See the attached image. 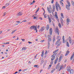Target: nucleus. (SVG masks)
Here are the masks:
<instances>
[{"label": "nucleus", "mask_w": 74, "mask_h": 74, "mask_svg": "<svg viewBox=\"0 0 74 74\" xmlns=\"http://www.w3.org/2000/svg\"><path fill=\"white\" fill-rule=\"evenodd\" d=\"M69 42L70 44H71V45H73V44H74V41L73 40H72V39H71V37L69 36Z\"/></svg>", "instance_id": "1"}, {"label": "nucleus", "mask_w": 74, "mask_h": 74, "mask_svg": "<svg viewBox=\"0 0 74 74\" xmlns=\"http://www.w3.org/2000/svg\"><path fill=\"white\" fill-rule=\"evenodd\" d=\"M60 39H58L57 40V42H56L55 45H57V46H60V44H61L62 42H60Z\"/></svg>", "instance_id": "2"}, {"label": "nucleus", "mask_w": 74, "mask_h": 74, "mask_svg": "<svg viewBox=\"0 0 74 74\" xmlns=\"http://www.w3.org/2000/svg\"><path fill=\"white\" fill-rule=\"evenodd\" d=\"M30 29H34V30H36V33L37 32V27H35V26L34 25H33L32 26H31L30 27Z\"/></svg>", "instance_id": "3"}, {"label": "nucleus", "mask_w": 74, "mask_h": 74, "mask_svg": "<svg viewBox=\"0 0 74 74\" xmlns=\"http://www.w3.org/2000/svg\"><path fill=\"white\" fill-rule=\"evenodd\" d=\"M55 32L56 33H57L58 35H59V31L58 30V28L56 27V29H55Z\"/></svg>", "instance_id": "4"}, {"label": "nucleus", "mask_w": 74, "mask_h": 74, "mask_svg": "<svg viewBox=\"0 0 74 74\" xmlns=\"http://www.w3.org/2000/svg\"><path fill=\"white\" fill-rule=\"evenodd\" d=\"M55 16L57 21H59V18H58V15L57 14V12H55Z\"/></svg>", "instance_id": "5"}, {"label": "nucleus", "mask_w": 74, "mask_h": 74, "mask_svg": "<svg viewBox=\"0 0 74 74\" xmlns=\"http://www.w3.org/2000/svg\"><path fill=\"white\" fill-rule=\"evenodd\" d=\"M69 22H70V20L68 18L66 19V24L68 25L69 24Z\"/></svg>", "instance_id": "6"}, {"label": "nucleus", "mask_w": 74, "mask_h": 74, "mask_svg": "<svg viewBox=\"0 0 74 74\" xmlns=\"http://www.w3.org/2000/svg\"><path fill=\"white\" fill-rule=\"evenodd\" d=\"M48 42H49L51 41V36L48 35Z\"/></svg>", "instance_id": "7"}, {"label": "nucleus", "mask_w": 74, "mask_h": 74, "mask_svg": "<svg viewBox=\"0 0 74 74\" xmlns=\"http://www.w3.org/2000/svg\"><path fill=\"white\" fill-rule=\"evenodd\" d=\"M61 24L62 26H63V18H61L60 19Z\"/></svg>", "instance_id": "8"}, {"label": "nucleus", "mask_w": 74, "mask_h": 74, "mask_svg": "<svg viewBox=\"0 0 74 74\" xmlns=\"http://www.w3.org/2000/svg\"><path fill=\"white\" fill-rule=\"evenodd\" d=\"M63 65H62L60 66V68L58 70V71H60V70H62L63 69Z\"/></svg>", "instance_id": "9"}, {"label": "nucleus", "mask_w": 74, "mask_h": 74, "mask_svg": "<svg viewBox=\"0 0 74 74\" xmlns=\"http://www.w3.org/2000/svg\"><path fill=\"white\" fill-rule=\"evenodd\" d=\"M71 69V67H70V66H68L67 67V70L68 71H69Z\"/></svg>", "instance_id": "10"}, {"label": "nucleus", "mask_w": 74, "mask_h": 74, "mask_svg": "<svg viewBox=\"0 0 74 74\" xmlns=\"http://www.w3.org/2000/svg\"><path fill=\"white\" fill-rule=\"evenodd\" d=\"M22 12H19L17 14V16H21V15H22Z\"/></svg>", "instance_id": "11"}, {"label": "nucleus", "mask_w": 74, "mask_h": 74, "mask_svg": "<svg viewBox=\"0 0 74 74\" xmlns=\"http://www.w3.org/2000/svg\"><path fill=\"white\" fill-rule=\"evenodd\" d=\"M59 64H60L59 63H58L56 66V69H58L59 68Z\"/></svg>", "instance_id": "12"}, {"label": "nucleus", "mask_w": 74, "mask_h": 74, "mask_svg": "<svg viewBox=\"0 0 74 74\" xmlns=\"http://www.w3.org/2000/svg\"><path fill=\"white\" fill-rule=\"evenodd\" d=\"M55 6L54 5H53V10L52 11L53 12H54L55 11Z\"/></svg>", "instance_id": "13"}, {"label": "nucleus", "mask_w": 74, "mask_h": 74, "mask_svg": "<svg viewBox=\"0 0 74 74\" xmlns=\"http://www.w3.org/2000/svg\"><path fill=\"white\" fill-rule=\"evenodd\" d=\"M44 30H45V27L43 26L41 27V28L40 29V30H41V31H43Z\"/></svg>", "instance_id": "14"}, {"label": "nucleus", "mask_w": 74, "mask_h": 74, "mask_svg": "<svg viewBox=\"0 0 74 74\" xmlns=\"http://www.w3.org/2000/svg\"><path fill=\"white\" fill-rule=\"evenodd\" d=\"M58 61V58H57L54 61V63L55 64H56V63H57Z\"/></svg>", "instance_id": "15"}, {"label": "nucleus", "mask_w": 74, "mask_h": 74, "mask_svg": "<svg viewBox=\"0 0 74 74\" xmlns=\"http://www.w3.org/2000/svg\"><path fill=\"white\" fill-rule=\"evenodd\" d=\"M49 31L50 34H51V35L52 33V29L51 28H50L49 29Z\"/></svg>", "instance_id": "16"}, {"label": "nucleus", "mask_w": 74, "mask_h": 74, "mask_svg": "<svg viewBox=\"0 0 74 74\" xmlns=\"http://www.w3.org/2000/svg\"><path fill=\"white\" fill-rule=\"evenodd\" d=\"M49 29V25L48 24L46 26V30H48Z\"/></svg>", "instance_id": "17"}, {"label": "nucleus", "mask_w": 74, "mask_h": 74, "mask_svg": "<svg viewBox=\"0 0 74 74\" xmlns=\"http://www.w3.org/2000/svg\"><path fill=\"white\" fill-rule=\"evenodd\" d=\"M74 72V71H73V69H71L70 72V74H73V73Z\"/></svg>", "instance_id": "18"}, {"label": "nucleus", "mask_w": 74, "mask_h": 74, "mask_svg": "<svg viewBox=\"0 0 74 74\" xmlns=\"http://www.w3.org/2000/svg\"><path fill=\"white\" fill-rule=\"evenodd\" d=\"M62 42L63 43H64V36H62Z\"/></svg>", "instance_id": "19"}, {"label": "nucleus", "mask_w": 74, "mask_h": 74, "mask_svg": "<svg viewBox=\"0 0 74 74\" xmlns=\"http://www.w3.org/2000/svg\"><path fill=\"white\" fill-rule=\"evenodd\" d=\"M69 53H70V51H67L65 55V56H66L67 55H68V54H69Z\"/></svg>", "instance_id": "20"}, {"label": "nucleus", "mask_w": 74, "mask_h": 74, "mask_svg": "<svg viewBox=\"0 0 74 74\" xmlns=\"http://www.w3.org/2000/svg\"><path fill=\"white\" fill-rule=\"evenodd\" d=\"M55 58V56H53L52 57V58L51 59V60H54Z\"/></svg>", "instance_id": "21"}, {"label": "nucleus", "mask_w": 74, "mask_h": 74, "mask_svg": "<svg viewBox=\"0 0 74 74\" xmlns=\"http://www.w3.org/2000/svg\"><path fill=\"white\" fill-rule=\"evenodd\" d=\"M69 7L67 5H66V8L67 10H70V7Z\"/></svg>", "instance_id": "22"}, {"label": "nucleus", "mask_w": 74, "mask_h": 74, "mask_svg": "<svg viewBox=\"0 0 74 74\" xmlns=\"http://www.w3.org/2000/svg\"><path fill=\"white\" fill-rule=\"evenodd\" d=\"M44 50H43L42 52L41 56L42 57H43L44 56Z\"/></svg>", "instance_id": "23"}, {"label": "nucleus", "mask_w": 74, "mask_h": 74, "mask_svg": "<svg viewBox=\"0 0 74 74\" xmlns=\"http://www.w3.org/2000/svg\"><path fill=\"white\" fill-rule=\"evenodd\" d=\"M62 56H60L59 58V60H58V62H60V61H61V60L62 59Z\"/></svg>", "instance_id": "24"}, {"label": "nucleus", "mask_w": 74, "mask_h": 74, "mask_svg": "<svg viewBox=\"0 0 74 74\" xmlns=\"http://www.w3.org/2000/svg\"><path fill=\"white\" fill-rule=\"evenodd\" d=\"M58 50H59V49H57L55 51L53 52V53H56V52H58Z\"/></svg>", "instance_id": "25"}, {"label": "nucleus", "mask_w": 74, "mask_h": 74, "mask_svg": "<svg viewBox=\"0 0 74 74\" xmlns=\"http://www.w3.org/2000/svg\"><path fill=\"white\" fill-rule=\"evenodd\" d=\"M58 7L59 10H61V7H60V5H59V4L58 5Z\"/></svg>", "instance_id": "26"}, {"label": "nucleus", "mask_w": 74, "mask_h": 74, "mask_svg": "<svg viewBox=\"0 0 74 74\" xmlns=\"http://www.w3.org/2000/svg\"><path fill=\"white\" fill-rule=\"evenodd\" d=\"M67 2L68 4L69 7H70L71 4L70 2H69V1H67Z\"/></svg>", "instance_id": "27"}, {"label": "nucleus", "mask_w": 74, "mask_h": 74, "mask_svg": "<svg viewBox=\"0 0 74 74\" xmlns=\"http://www.w3.org/2000/svg\"><path fill=\"white\" fill-rule=\"evenodd\" d=\"M56 8L57 11H59V9L58 7V6H56Z\"/></svg>", "instance_id": "28"}, {"label": "nucleus", "mask_w": 74, "mask_h": 74, "mask_svg": "<svg viewBox=\"0 0 74 74\" xmlns=\"http://www.w3.org/2000/svg\"><path fill=\"white\" fill-rule=\"evenodd\" d=\"M66 46L67 47H69V43L68 42H66Z\"/></svg>", "instance_id": "29"}, {"label": "nucleus", "mask_w": 74, "mask_h": 74, "mask_svg": "<svg viewBox=\"0 0 74 74\" xmlns=\"http://www.w3.org/2000/svg\"><path fill=\"white\" fill-rule=\"evenodd\" d=\"M55 41V36H53V41L54 42Z\"/></svg>", "instance_id": "30"}, {"label": "nucleus", "mask_w": 74, "mask_h": 74, "mask_svg": "<svg viewBox=\"0 0 74 74\" xmlns=\"http://www.w3.org/2000/svg\"><path fill=\"white\" fill-rule=\"evenodd\" d=\"M26 49V47H24L22 48V50L23 51H25Z\"/></svg>", "instance_id": "31"}, {"label": "nucleus", "mask_w": 74, "mask_h": 74, "mask_svg": "<svg viewBox=\"0 0 74 74\" xmlns=\"http://www.w3.org/2000/svg\"><path fill=\"white\" fill-rule=\"evenodd\" d=\"M55 70V69H53L51 71V73H53V72H54V71Z\"/></svg>", "instance_id": "32"}, {"label": "nucleus", "mask_w": 74, "mask_h": 74, "mask_svg": "<svg viewBox=\"0 0 74 74\" xmlns=\"http://www.w3.org/2000/svg\"><path fill=\"white\" fill-rule=\"evenodd\" d=\"M60 3L62 5V7H63L64 5H63V2L61 1H60Z\"/></svg>", "instance_id": "33"}, {"label": "nucleus", "mask_w": 74, "mask_h": 74, "mask_svg": "<svg viewBox=\"0 0 74 74\" xmlns=\"http://www.w3.org/2000/svg\"><path fill=\"white\" fill-rule=\"evenodd\" d=\"M61 16L62 18H64V16H63V13H61Z\"/></svg>", "instance_id": "34"}, {"label": "nucleus", "mask_w": 74, "mask_h": 74, "mask_svg": "<svg viewBox=\"0 0 74 74\" xmlns=\"http://www.w3.org/2000/svg\"><path fill=\"white\" fill-rule=\"evenodd\" d=\"M56 55H57V53H54L53 54V55H52L51 56V57H52V56H54V55H55V56H56Z\"/></svg>", "instance_id": "35"}, {"label": "nucleus", "mask_w": 74, "mask_h": 74, "mask_svg": "<svg viewBox=\"0 0 74 74\" xmlns=\"http://www.w3.org/2000/svg\"><path fill=\"white\" fill-rule=\"evenodd\" d=\"M71 3L73 5H74V1H71Z\"/></svg>", "instance_id": "36"}, {"label": "nucleus", "mask_w": 74, "mask_h": 74, "mask_svg": "<svg viewBox=\"0 0 74 74\" xmlns=\"http://www.w3.org/2000/svg\"><path fill=\"white\" fill-rule=\"evenodd\" d=\"M58 26L60 27H62V26H61V24H60V23H58Z\"/></svg>", "instance_id": "37"}, {"label": "nucleus", "mask_w": 74, "mask_h": 74, "mask_svg": "<svg viewBox=\"0 0 74 74\" xmlns=\"http://www.w3.org/2000/svg\"><path fill=\"white\" fill-rule=\"evenodd\" d=\"M9 5L10 4H9V3H7L6 4H5V5L6 6V7H8V5Z\"/></svg>", "instance_id": "38"}, {"label": "nucleus", "mask_w": 74, "mask_h": 74, "mask_svg": "<svg viewBox=\"0 0 74 74\" xmlns=\"http://www.w3.org/2000/svg\"><path fill=\"white\" fill-rule=\"evenodd\" d=\"M39 10H40V8H38L37 10L36 11V12H37L38 11H39Z\"/></svg>", "instance_id": "39"}, {"label": "nucleus", "mask_w": 74, "mask_h": 74, "mask_svg": "<svg viewBox=\"0 0 74 74\" xmlns=\"http://www.w3.org/2000/svg\"><path fill=\"white\" fill-rule=\"evenodd\" d=\"M38 65H34V67H37V68H38V67H37Z\"/></svg>", "instance_id": "40"}, {"label": "nucleus", "mask_w": 74, "mask_h": 74, "mask_svg": "<svg viewBox=\"0 0 74 74\" xmlns=\"http://www.w3.org/2000/svg\"><path fill=\"white\" fill-rule=\"evenodd\" d=\"M48 19H49V23H51V19L50 18H49Z\"/></svg>", "instance_id": "41"}, {"label": "nucleus", "mask_w": 74, "mask_h": 74, "mask_svg": "<svg viewBox=\"0 0 74 74\" xmlns=\"http://www.w3.org/2000/svg\"><path fill=\"white\" fill-rule=\"evenodd\" d=\"M55 4H56L55 5L56 6H58V4H58V2L56 1Z\"/></svg>", "instance_id": "42"}, {"label": "nucleus", "mask_w": 74, "mask_h": 74, "mask_svg": "<svg viewBox=\"0 0 74 74\" xmlns=\"http://www.w3.org/2000/svg\"><path fill=\"white\" fill-rule=\"evenodd\" d=\"M6 14H7V12H5L4 13H3V16H5L6 15Z\"/></svg>", "instance_id": "43"}, {"label": "nucleus", "mask_w": 74, "mask_h": 74, "mask_svg": "<svg viewBox=\"0 0 74 74\" xmlns=\"http://www.w3.org/2000/svg\"><path fill=\"white\" fill-rule=\"evenodd\" d=\"M53 61L52 60V61L50 62V64H53Z\"/></svg>", "instance_id": "44"}, {"label": "nucleus", "mask_w": 74, "mask_h": 74, "mask_svg": "<svg viewBox=\"0 0 74 74\" xmlns=\"http://www.w3.org/2000/svg\"><path fill=\"white\" fill-rule=\"evenodd\" d=\"M47 17L48 18V19H49L50 18V16H49V15H47Z\"/></svg>", "instance_id": "45"}, {"label": "nucleus", "mask_w": 74, "mask_h": 74, "mask_svg": "<svg viewBox=\"0 0 74 74\" xmlns=\"http://www.w3.org/2000/svg\"><path fill=\"white\" fill-rule=\"evenodd\" d=\"M47 50H46L45 51V55H47Z\"/></svg>", "instance_id": "46"}, {"label": "nucleus", "mask_w": 74, "mask_h": 74, "mask_svg": "<svg viewBox=\"0 0 74 74\" xmlns=\"http://www.w3.org/2000/svg\"><path fill=\"white\" fill-rule=\"evenodd\" d=\"M53 1H54V0H52L51 3H52V4H53Z\"/></svg>", "instance_id": "47"}, {"label": "nucleus", "mask_w": 74, "mask_h": 74, "mask_svg": "<svg viewBox=\"0 0 74 74\" xmlns=\"http://www.w3.org/2000/svg\"><path fill=\"white\" fill-rule=\"evenodd\" d=\"M49 12V13H50V14H51V10H49L48 11Z\"/></svg>", "instance_id": "48"}, {"label": "nucleus", "mask_w": 74, "mask_h": 74, "mask_svg": "<svg viewBox=\"0 0 74 74\" xmlns=\"http://www.w3.org/2000/svg\"><path fill=\"white\" fill-rule=\"evenodd\" d=\"M39 19H40V20H42V17H40L39 18Z\"/></svg>", "instance_id": "49"}, {"label": "nucleus", "mask_w": 74, "mask_h": 74, "mask_svg": "<svg viewBox=\"0 0 74 74\" xmlns=\"http://www.w3.org/2000/svg\"><path fill=\"white\" fill-rule=\"evenodd\" d=\"M15 32V31H13L11 33V34H13Z\"/></svg>", "instance_id": "50"}, {"label": "nucleus", "mask_w": 74, "mask_h": 74, "mask_svg": "<svg viewBox=\"0 0 74 74\" xmlns=\"http://www.w3.org/2000/svg\"><path fill=\"white\" fill-rule=\"evenodd\" d=\"M44 40H42L40 41V42H44Z\"/></svg>", "instance_id": "51"}, {"label": "nucleus", "mask_w": 74, "mask_h": 74, "mask_svg": "<svg viewBox=\"0 0 74 74\" xmlns=\"http://www.w3.org/2000/svg\"><path fill=\"white\" fill-rule=\"evenodd\" d=\"M3 32V31H0V34H1V33H2Z\"/></svg>", "instance_id": "52"}, {"label": "nucleus", "mask_w": 74, "mask_h": 74, "mask_svg": "<svg viewBox=\"0 0 74 74\" xmlns=\"http://www.w3.org/2000/svg\"><path fill=\"white\" fill-rule=\"evenodd\" d=\"M19 40V38L18 37H17V39H16L15 40Z\"/></svg>", "instance_id": "53"}, {"label": "nucleus", "mask_w": 74, "mask_h": 74, "mask_svg": "<svg viewBox=\"0 0 74 74\" xmlns=\"http://www.w3.org/2000/svg\"><path fill=\"white\" fill-rule=\"evenodd\" d=\"M47 8L48 11H49V10H50L49 7H47Z\"/></svg>", "instance_id": "54"}, {"label": "nucleus", "mask_w": 74, "mask_h": 74, "mask_svg": "<svg viewBox=\"0 0 74 74\" xmlns=\"http://www.w3.org/2000/svg\"><path fill=\"white\" fill-rule=\"evenodd\" d=\"M5 8V6H3V7H2V9H4V8Z\"/></svg>", "instance_id": "55"}, {"label": "nucleus", "mask_w": 74, "mask_h": 74, "mask_svg": "<svg viewBox=\"0 0 74 74\" xmlns=\"http://www.w3.org/2000/svg\"><path fill=\"white\" fill-rule=\"evenodd\" d=\"M5 44H10V42H7L6 43H5Z\"/></svg>", "instance_id": "56"}, {"label": "nucleus", "mask_w": 74, "mask_h": 74, "mask_svg": "<svg viewBox=\"0 0 74 74\" xmlns=\"http://www.w3.org/2000/svg\"><path fill=\"white\" fill-rule=\"evenodd\" d=\"M44 16L45 18H47V16H46V15H45Z\"/></svg>", "instance_id": "57"}, {"label": "nucleus", "mask_w": 74, "mask_h": 74, "mask_svg": "<svg viewBox=\"0 0 74 74\" xmlns=\"http://www.w3.org/2000/svg\"><path fill=\"white\" fill-rule=\"evenodd\" d=\"M48 45H50V43L49 42H48Z\"/></svg>", "instance_id": "58"}, {"label": "nucleus", "mask_w": 74, "mask_h": 74, "mask_svg": "<svg viewBox=\"0 0 74 74\" xmlns=\"http://www.w3.org/2000/svg\"><path fill=\"white\" fill-rule=\"evenodd\" d=\"M10 30V29H8L7 30V32H9Z\"/></svg>", "instance_id": "59"}, {"label": "nucleus", "mask_w": 74, "mask_h": 74, "mask_svg": "<svg viewBox=\"0 0 74 74\" xmlns=\"http://www.w3.org/2000/svg\"><path fill=\"white\" fill-rule=\"evenodd\" d=\"M28 43H29V44H30V43H32V42H30V41H28Z\"/></svg>", "instance_id": "60"}, {"label": "nucleus", "mask_w": 74, "mask_h": 74, "mask_svg": "<svg viewBox=\"0 0 74 74\" xmlns=\"http://www.w3.org/2000/svg\"><path fill=\"white\" fill-rule=\"evenodd\" d=\"M39 27H40V25H38L37 27L38 29H39Z\"/></svg>", "instance_id": "61"}, {"label": "nucleus", "mask_w": 74, "mask_h": 74, "mask_svg": "<svg viewBox=\"0 0 74 74\" xmlns=\"http://www.w3.org/2000/svg\"><path fill=\"white\" fill-rule=\"evenodd\" d=\"M52 65L51 64H50V65H49V66L50 67H51V66Z\"/></svg>", "instance_id": "62"}, {"label": "nucleus", "mask_w": 74, "mask_h": 74, "mask_svg": "<svg viewBox=\"0 0 74 74\" xmlns=\"http://www.w3.org/2000/svg\"><path fill=\"white\" fill-rule=\"evenodd\" d=\"M21 40L23 41H25V39H22Z\"/></svg>", "instance_id": "63"}, {"label": "nucleus", "mask_w": 74, "mask_h": 74, "mask_svg": "<svg viewBox=\"0 0 74 74\" xmlns=\"http://www.w3.org/2000/svg\"><path fill=\"white\" fill-rule=\"evenodd\" d=\"M27 21L26 20H24V21H22V22H27Z\"/></svg>", "instance_id": "64"}]
</instances>
